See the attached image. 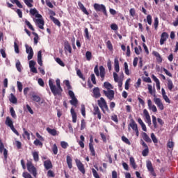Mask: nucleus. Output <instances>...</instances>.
Instances as JSON below:
<instances>
[{
  "mask_svg": "<svg viewBox=\"0 0 178 178\" xmlns=\"http://www.w3.org/2000/svg\"><path fill=\"white\" fill-rule=\"evenodd\" d=\"M56 83L57 86L54 84L52 79L49 80V86L50 87V90L55 97H56V95H62L63 89L62 88V86H60V80L57 79Z\"/></svg>",
  "mask_w": 178,
  "mask_h": 178,
  "instance_id": "f257e3e1",
  "label": "nucleus"
},
{
  "mask_svg": "<svg viewBox=\"0 0 178 178\" xmlns=\"http://www.w3.org/2000/svg\"><path fill=\"white\" fill-rule=\"evenodd\" d=\"M94 72L97 77H101L102 81H104V79H105V74H106V72H105V67H104L103 65L100 66L98 69V65H95L94 68Z\"/></svg>",
  "mask_w": 178,
  "mask_h": 178,
  "instance_id": "f03ea898",
  "label": "nucleus"
},
{
  "mask_svg": "<svg viewBox=\"0 0 178 178\" xmlns=\"http://www.w3.org/2000/svg\"><path fill=\"white\" fill-rule=\"evenodd\" d=\"M98 106L102 111L103 113H106V112H109V107L108 106V103L104 97H101L99 100L97 101Z\"/></svg>",
  "mask_w": 178,
  "mask_h": 178,
  "instance_id": "7ed1b4c3",
  "label": "nucleus"
},
{
  "mask_svg": "<svg viewBox=\"0 0 178 178\" xmlns=\"http://www.w3.org/2000/svg\"><path fill=\"white\" fill-rule=\"evenodd\" d=\"M26 168L28 172L33 175V177H37V168L34 166L33 162L28 160L26 163Z\"/></svg>",
  "mask_w": 178,
  "mask_h": 178,
  "instance_id": "20e7f679",
  "label": "nucleus"
},
{
  "mask_svg": "<svg viewBox=\"0 0 178 178\" xmlns=\"http://www.w3.org/2000/svg\"><path fill=\"white\" fill-rule=\"evenodd\" d=\"M93 8L96 12H103L104 15H106V8L104 4L95 3Z\"/></svg>",
  "mask_w": 178,
  "mask_h": 178,
  "instance_id": "39448f33",
  "label": "nucleus"
},
{
  "mask_svg": "<svg viewBox=\"0 0 178 178\" xmlns=\"http://www.w3.org/2000/svg\"><path fill=\"white\" fill-rule=\"evenodd\" d=\"M103 94H104L105 97L108 98L110 101H113V99H115V91L113 90H103Z\"/></svg>",
  "mask_w": 178,
  "mask_h": 178,
  "instance_id": "423d86ee",
  "label": "nucleus"
},
{
  "mask_svg": "<svg viewBox=\"0 0 178 178\" xmlns=\"http://www.w3.org/2000/svg\"><path fill=\"white\" fill-rule=\"evenodd\" d=\"M140 144L143 147V148H145V149H143L142 152L143 156H147L148 154H149L148 145H147V143H145L143 139L140 140Z\"/></svg>",
  "mask_w": 178,
  "mask_h": 178,
  "instance_id": "0eeeda50",
  "label": "nucleus"
},
{
  "mask_svg": "<svg viewBox=\"0 0 178 178\" xmlns=\"http://www.w3.org/2000/svg\"><path fill=\"white\" fill-rule=\"evenodd\" d=\"M26 52L28 54V60H31L33 56H34V51H33V47L29 46V44H25Z\"/></svg>",
  "mask_w": 178,
  "mask_h": 178,
  "instance_id": "6e6552de",
  "label": "nucleus"
},
{
  "mask_svg": "<svg viewBox=\"0 0 178 178\" xmlns=\"http://www.w3.org/2000/svg\"><path fill=\"white\" fill-rule=\"evenodd\" d=\"M75 162L80 172L83 175H86V168H84V165L83 163H81V161L77 159L75 160Z\"/></svg>",
  "mask_w": 178,
  "mask_h": 178,
  "instance_id": "1a4fd4ad",
  "label": "nucleus"
},
{
  "mask_svg": "<svg viewBox=\"0 0 178 178\" xmlns=\"http://www.w3.org/2000/svg\"><path fill=\"white\" fill-rule=\"evenodd\" d=\"M93 115L94 116H97L99 120L102 119V114L101 113V110H99V107H98V106H95L93 107Z\"/></svg>",
  "mask_w": 178,
  "mask_h": 178,
  "instance_id": "9d476101",
  "label": "nucleus"
},
{
  "mask_svg": "<svg viewBox=\"0 0 178 178\" xmlns=\"http://www.w3.org/2000/svg\"><path fill=\"white\" fill-rule=\"evenodd\" d=\"M146 166L147 168L148 171L151 173V175L154 177H156V173H155L154 167L152 166V163L150 161L147 162Z\"/></svg>",
  "mask_w": 178,
  "mask_h": 178,
  "instance_id": "9b49d317",
  "label": "nucleus"
},
{
  "mask_svg": "<svg viewBox=\"0 0 178 178\" xmlns=\"http://www.w3.org/2000/svg\"><path fill=\"white\" fill-rule=\"evenodd\" d=\"M35 23L40 30H44V26L45 24V22L42 18L35 19Z\"/></svg>",
  "mask_w": 178,
  "mask_h": 178,
  "instance_id": "f8f14e48",
  "label": "nucleus"
},
{
  "mask_svg": "<svg viewBox=\"0 0 178 178\" xmlns=\"http://www.w3.org/2000/svg\"><path fill=\"white\" fill-rule=\"evenodd\" d=\"M154 104H156V105L158 106L160 111H163L165 107L163 106V104H162V100H161L160 98H154Z\"/></svg>",
  "mask_w": 178,
  "mask_h": 178,
  "instance_id": "ddd939ff",
  "label": "nucleus"
},
{
  "mask_svg": "<svg viewBox=\"0 0 178 178\" xmlns=\"http://www.w3.org/2000/svg\"><path fill=\"white\" fill-rule=\"evenodd\" d=\"M169 38V35L166 32H163L161 35L160 45H163L166 40Z\"/></svg>",
  "mask_w": 178,
  "mask_h": 178,
  "instance_id": "4468645a",
  "label": "nucleus"
},
{
  "mask_svg": "<svg viewBox=\"0 0 178 178\" xmlns=\"http://www.w3.org/2000/svg\"><path fill=\"white\" fill-rule=\"evenodd\" d=\"M129 126H130V127H131V129H132V130H134V131L138 130V125H137V123H136V121H134V119H133V118H131L130 120Z\"/></svg>",
  "mask_w": 178,
  "mask_h": 178,
  "instance_id": "2eb2a0df",
  "label": "nucleus"
},
{
  "mask_svg": "<svg viewBox=\"0 0 178 178\" xmlns=\"http://www.w3.org/2000/svg\"><path fill=\"white\" fill-rule=\"evenodd\" d=\"M143 115L146 119V122L151 124V116L149 115V113H148L147 109L143 110Z\"/></svg>",
  "mask_w": 178,
  "mask_h": 178,
  "instance_id": "dca6fc26",
  "label": "nucleus"
},
{
  "mask_svg": "<svg viewBox=\"0 0 178 178\" xmlns=\"http://www.w3.org/2000/svg\"><path fill=\"white\" fill-rule=\"evenodd\" d=\"M147 105L150 111H152V112H157L158 109L156 108V106L152 104V101H151V99H149L147 101Z\"/></svg>",
  "mask_w": 178,
  "mask_h": 178,
  "instance_id": "f3484780",
  "label": "nucleus"
},
{
  "mask_svg": "<svg viewBox=\"0 0 178 178\" xmlns=\"http://www.w3.org/2000/svg\"><path fill=\"white\" fill-rule=\"evenodd\" d=\"M64 49L65 52H69V54H72V46L69 43V41H65L64 42Z\"/></svg>",
  "mask_w": 178,
  "mask_h": 178,
  "instance_id": "a211bd4d",
  "label": "nucleus"
},
{
  "mask_svg": "<svg viewBox=\"0 0 178 178\" xmlns=\"http://www.w3.org/2000/svg\"><path fill=\"white\" fill-rule=\"evenodd\" d=\"M114 69L116 73H119L120 70V67L119 66V59L118 57H115L114 59Z\"/></svg>",
  "mask_w": 178,
  "mask_h": 178,
  "instance_id": "6ab92c4d",
  "label": "nucleus"
},
{
  "mask_svg": "<svg viewBox=\"0 0 178 178\" xmlns=\"http://www.w3.org/2000/svg\"><path fill=\"white\" fill-rule=\"evenodd\" d=\"M71 115L72 118V122L76 123L77 122V113L74 111V108H72L70 110Z\"/></svg>",
  "mask_w": 178,
  "mask_h": 178,
  "instance_id": "aec40b11",
  "label": "nucleus"
},
{
  "mask_svg": "<svg viewBox=\"0 0 178 178\" xmlns=\"http://www.w3.org/2000/svg\"><path fill=\"white\" fill-rule=\"evenodd\" d=\"M49 17L51 22H53V23H54L56 26H58V27H60V26H62V24H60V21H59V19H58L56 17L52 15H51Z\"/></svg>",
  "mask_w": 178,
  "mask_h": 178,
  "instance_id": "412c9836",
  "label": "nucleus"
},
{
  "mask_svg": "<svg viewBox=\"0 0 178 178\" xmlns=\"http://www.w3.org/2000/svg\"><path fill=\"white\" fill-rule=\"evenodd\" d=\"M152 55L156 58V60L159 63H162V56H161V54H159L158 51H154Z\"/></svg>",
  "mask_w": 178,
  "mask_h": 178,
  "instance_id": "4be33fe9",
  "label": "nucleus"
},
{
  "mask_svg": "<svg viewBox=\"0 0 178 178\" xmlns=\"http://www.w3.org/2000/svg\"><path fill=\"white\" fill-rule=\"evenodd\" d=\"M46 130L47 133H49V134H51V136H58V131H56V129H51L49 127H47Z\"/></svg>",
  "mask_w": 178,
  "mask_h": 178,
  "instance_id": "5701e85b",
  "label": "nucleus"
},
{
  "mask_svg": "<svg viewBox=\"0 0 178 178\" xmlns=\"http://www.w3.org/2000/svg\"><path fill=\"white\" fill-rule=\"evenodd\" d=\"M31 99L34 102H41V97L35 93L31 95Z\"/></svg>",
  "mask_w": 178,
  "mask_h": 178,
  "instance_id": "b1692460",
  "label": "nucleus"
},
{
  "mask_svg": "<svg viewBox=\"0 0 178 178\" xmlns=\"http://www.w3.org/2000/svg\"><path fill=\"white\" fill-rule=\"evenodd\" d=\"M78 6H79V8L83 12V13H85V15H89L88 11H87V8H86L81 1L78 2Z\"/></svg>",
  "mask_w": 178,
  "mask_h": 178,
  "instance_id": "393cba45",
  "label": "nucleus"
},
{
  "mask_svg": "<svg viewBox=\"0 0 178 178\" xmlns=\"http://www.w3.org/2000/svg\"><path fill=\"white\" fill-rule=\"evenodd\" d=\"M44 166L47 170H49L52 168V163L49 160L45 161H44Z\"/></svg>",
  "mask_w": 178,
  "mask_h": 178,
  "instance_id": "a878e982",
  "label": "nucleus"
},
{
  "mask_svg": "<svg viewBox=\"0 0 178 178\" xmlns=\"http://www.w3.org/2000/svg\"><path fill=\"white\" fill-rule=\"evenodd\" d=\"M152 77L154 81H155V83H156L157 90H161V82L159 81V79H158V78H156V76H155V75H152Z\"/></svg>",
  "mask_w": 178,
  "mask_h": 178,
  "instance_id": "bb28decb",
  "label": "nucleus"
},
{
  "mask_svg": "<svg viewBox=\"0 0 178 178\" xmlns=\"http://www.w3.org/2000/svg\"><path fill=\"white\" fill-rule=\"evenodd\" d=\"M42 51H39L38 53V63L40 66H42Z\"/></svg>",
  "mask_w": 178,
  "mask_h": 178,
  "instance_id": "cd10ccee",
  "label": "nucleus"
},
{
  "mask_svg": "<svg viewBox=\"0 0 178 178\" xmlns=\"http://www.w3.org/2000/svg\"><path fill=\"white\" fill-rule=\"evenodd\" d=\"M93 94L95 98H99L101 97V92H99V88H95L93 89Z\"/></svg>",
  "mask_w": 178,
  "mask_h": 178,
  "instance_id": "c85d7f7f",
  "label": "nucleus"
},
{
  "mask_svg": "<svg viewBox=\"0 0 178 178\" xmlns=\"http://www.w3.org/2000/svg\"><path fill=\"white\" fill-rule=\"evenodd\" d=\"M6 126H8V127L11 128L13 127V121H12V120L10 119V117H6Z\"/></svg>",
  "mask_w": 178,
  "mask_h": 178,
  "instance_id": "c756f323",
  "label": "nucleus"
},
{
  "mask_svg": "<svg viewBox=\"0 0 178 178\" xmlns=\"http://www.w3.org/2000/svg\"><path fill=\"white\" fill-rule=\"evenodd\" d=\"M143 138L146 143H152L151 138H149L148 134H147V133H145V132L143 133Z\"/></svg>",
  "mask_w": 178,
  "mask_h": 178,
  "instance_id": "7c9ffc66",
  "label": "nucleus"
},
{
  "mask_svg": "<svg viewBox=\"0 0 178 178\" xmlns=\"http://www.w3.org/2000/svg\"><path fill=\"white\" fill-rule=\"evenodd\" d=\"M104 87L107 90H113V86H112V84H111V83H109V82H104Z\"/></svg>",
  "mask_w": 178,
  "mask_h": 178,
  "instance_id": "2f4dec72",
  "label": "nucleus"
},
{
  "mask_svg": "<svg viewBox=\"0 0 178 178\" xmlns=\"http://www.w3.org/2000/svg\"><path fill=\"white\" fill-rule=\"evenodd\" d=\"M72 162H73L72 157H70V156H67V164L69 169H72V168H73Z\"/></svg>",
  "mask_w": 178,
  "mask_h": 178,
  "instance_id": "473e14b6",
  "label": "nucleus"
},
{
  "mask_svg": "<svg viewBox=\"0 0 178 178\" xmlns=\"http://www.w3.org/2000/svg\"><path fill=\"white\" fill-rule=\"evenodd\" d=\"M33 157V160L35 161V162H38V161H40V156L38 154V152H33L32 153Z\"/></svg>",
  "mask_w": 178,
  "mask_h": 178,
  "instance_id": "72a5a7b5",
  "label": "nucleus"
},
{
  "mask_svg": "<svg viewBox=\"0 0 178 178\" xmlns=\"http://www.w3.org/2000/svg\"><path fill=\"white\" fill-rule=\"evenodd\" d=\"M10 102L12 104H17V98L13 95V93L10 94Z\"/></svg>",
  "mask_w": 178,
  "mask_h": 178,
  "instance_id": "f704fd0d",
  "label": "nucleus"
},
{
  "mask_svg": "<svg viewBox=\"0 0 178 178\" xmlns=\"http://www.w3.org/2000/svg\"><path fill=\"white\" fill-rule=\"evenodd\" d=\"M129 161L131 166H132L134 169H137V164H136L134 159L133 157H130Z\"/></svg>",
  "mask_w": 178,
  "mask_h": 178,
  "instance_id": "c9c22d12",
  "label": "nucleus"
},
{
  "mask_svg": "<svg viewBox=\"0 0 178 178\" xmlns=\"http://www.w3.org/2000/svg\"><path fill=\"white\" fill-rule=\"evenodd\" d=\"M71 99L72 100L70 101V104H71V105H73V106H77V104H79V101L77 100V98H76L75 97Z\"/></svg>",
  "mask_w": 178,
  "mask_h": 178,
  "instance_id": "e433bc0d",
  "label": "nucleus"
},
{
  "mask_svg": "<svg viewBox=\"0 0 178 178\" xmlns=\"http://www.w3.org/2000/svg\"><path fill=\"white\" fill-rule=\"evenodd\" d=\"M24 2L28 8H33V3L34 2V0H24Z\"/></svg>",
  "mask_w": 178,
  "mask_h": 178,
  "instance_id": "4c0bfd02",
  "label": "nucleus"
},
{
  "mask_svg": "<svg viewBox=\"0 0 178 178\" xmlns=\"http://www.w3.org/2000/svg\"><path fill=\"white\" fill-rule=\"evenodd\" d=\"M32 34L35 35L33 38L34 44L37 45L38 44V40H40V37L38 36V34L35 32H33Z\"/></svg>",
  "mask_w": 178,
  "mask_h": 178,
  "instance_id": "58836bf2",
  "label": "nucleus"
},
{
  "mask_svg": "<svg viewBox=\"0 0 178 178\" xmlns=\"http://www.w3.org/2000/svg\"><path fill=\"white\" fill-rule=\"evenodd\" d=\"M124 66L125 74H127V76H130V71L129 70V65L127 64V63L125 62L124 63Z\"/></svg>",
  "mask_w": 178,
  "mask_h": 178,
  "instance_id": "ea45409f",
  "label": "nucleus"
},
{
  "mask_svg": "<svg viewBox=\"0 0 178 178\" xmlns=\"http://www.w3.org/2000/svg\"><path fill=\"white\" fill-rule=\"evenodd\" d=\"M86 60L90 61L92 58V54L91 53V51H86Z\"/></svg>",
  "mask_w": 178,
  "mask_h": 178,
  "instance_id": "a19ab883",
  "label": "nucleus"
},
{
  "mask_svg": "<svg viewBox=\"0 0 178 178\" xmlns=\"http://www.w3.org/2000/svg\"><path fill=\"white\" fill-rule=\"evenodd\" d=\"M89 149L90 151V155H92V156H95L96 153L95 149H94V145H90V146H89Z\"/></svg>",
  "mask_w": 178,
  "mask_h": 178,
  "instance_id": "79ce46f5",
  "label": "nucleus"
},
{
  "mask_svg": "<svg viewBox=\"0 0 178 178\" xmlns=\"http://www.w3.org/2000/svg\"><path fill=\"white\" fill-rule=\"evenodd\" d=\"M121 140L122 141H123V143H125V144H127L128 145H131V143H130V140H129V138H127L126 136H122Z\"/></svg>",
  "mask_w": 178,
  "mask_h": 178,
  "instance_id": "37998d69",
  "label": "nucleus"
},
{
  "mask_svg": "<svg viewBox=\"0 0 178 178\" xmlns=\"http://www.w3.org/2000/svg\"><path fill=\"white\" fill-rule=\"evenodd\" d=\"M168 88L170 91L173 90V82L172 81V79H168Z\"/></svg>",
  "mask_w": 178,
  "mask_h": 178,
  "instance_id": "c03bdc74",
  "label": "nucleus"
},
{
  "mask_svg": "<svg viewBox=\"0 0 178 178\" xmlns=\"http://www.w3.org/2000/svg\"><path fill=\"white\" fill-rule=\"evenodd\" d=\"M25 24L29 27L30 30H31L32 31H35L34 27L33 26V25H31V23H30V22H29L27 19L25 20Z\"/></svg>",
  "mask_w": 178,
  "mask_h": 178,
  "instance_id": "a18cd8bd",
  "label": "nucleus"
},
{
  "mask_svg": "<svg viewBox=\"0 0 178 178\" xmlns=\"http://www.w3.org/2000/svg\"><path fill=\"white\" fill-rule=\"evenodd\" d=\"M150 137L154 143V144H158V138H156V136L154 133H152L150 135Z\"/></svg>",
  "mask_w": 178,
  "mask_h": 178,
  "instance_id": "49530a36",
  "label": "nucleus"
},
{
  "mask_svg": "<svg viewBox=\"0 0 178 178\" xmlns=\"http://www.w3.org/2000/svg\"><path fill=\"white\" fill-rule=\"evenodd\" d=\"M152 123H153V126L154 127V129H158V124L156 122V117H155V115H152Z\"/></svg>",
  "mask_w": 178,
  "mask_h": 178,
  "instance_id": "de8ad7c7",
  "label": "nucleus"
},
{
  "mask_svg": "<svg viewBox=\"0 0 178 178\" xmlns=\"http://www.w3.org/2000/svg\"><path fill=\"white\" fill-rule=\"evenodd\" d=\"M87 126V123L86 122V120L83 119L81 121V130H84Z\"/></svg>",
  "mask_w": 178,
  "mask_h": 178,
  "instance_id": "09e8293b",
  "label": "nucleus"
},
{
  "mask_svg": "<svg viewBox=\"0 0 178 178\" xmlns=\"http://www.w3.org/2000/svg\"><path fill=\"white\" fill-rule=\"evenodd\" d=\"M135 54H136V55H140V54H141V52H143V49L141 48V46H138V47H135Z\"/></svg>",
  "mask_w": 178,
  "mask_h": 178,
  "instance_id": "8fccbe9b",
  "label": "nucleus"
},
{
  "mask_svg": "<svg viewBox=\"0 0 178 178\" xmlns=\"http://www.w3.org/2000/svg\"><path fill=\"white\" fill-rule=\"evenodd\" d=\"M10 115H11L12 118H13L14 119H16V118H17L16 112L15 111V109L13 108V107H11L10 108Z\"/></svg>",
  "mask_w": 178,
  "mask_h": 178,
  "instance_id": "3c124183",
  "label": "nucleus"
},
{
  "mask_svg": "<svg viewBox=\"0 0 178 178\" xmlns=\"http://www.w3.org/2000/svg\"><path fill=\"white\" fill-rule=\"evenodd\" d=\"M17 84L18 91H19V92H22L23 91V83H22V82L20 81H17Z\"/></svg>",
  "mask_w": 178,
  "mask_h": 178,
  "instance_id": "603ef678",
  "label": "nucleus"
},
{
  "mask_svg": "<svg viewBox=\"0 0 178 178\" xmlns=\"http://www.w3.org/2000/svg\"><path fill=\"white\" fill-rule=\"evenodd\" d=\"M106 47L110 51H112V49H113V46L112 45V42H111V40H108L106 42Z\"/></svg>",
  "mask_w": 178,
  "mask_h": 178,
  "instance_id": "864d4df0",
  "label": "nucleus"
},
{
  "mask_svg": "<svg viewBox=\"0 0 178 178\" xmlns=\"http://www.w3.org/2000/svg\"><path fill=\"white\" fill-rule=\"evenodd\" d=\"M15 66H16V68L18 70V72H19V73L22 72V64L20 63V61L18 60L16 63Z\"/></svg>",
  "mask_w": 178,
  "mask_h": 178,
  "instance_id": "5fc2aeb1",
  "label": "nucleus"
},
{
  "mask_svg": "<svg viewBox=\"0 0 178 178\" xmlns=\"http://www.w3.org/2000/svg\"><path fill=\"white\" fill-rule=\"evenodd\" d=\"M81 112L82 116H83V118H86V106H84V104L81 105Z\"/></svg>",
  "mask_w": 178,
  "mask_h": 178,
  "instance_id": "6e6d98bb",
  "label": "nucleus"
},
{
  "mask_svg": "<svg viewBox=\"0 0 178 178\" xmlns=\"http://www.w3.org/2000/svg\"><path fill=\"white\" fill-rule=\"evenodd\" d=\"M56 62H57L58 65H60V66H62L63 67H64L65 63H63V61H62V60L60 58H56Z\"/></svg>",
  "mask_w": 178,
  "mask_h": 178,
  "instance_id": "4d7b16f0",
  "label": "nucleus"
},
{
  "mask_svg": "<svg viewBox=\"0 0 178 178\" xmlns=\"http://www.w3.org/2000/svg\"><path fill=\"white\" fill-rule=\"evenodd\" d=\"M92 172L95 178H101V177H99V175H98L97 170H95L94 168L92 169Z\"/></svg>",
  "mask_w": 178,
  "mask_h": 178,
  "instance_id": "13d9d810",
  "label": "nucleus"
},
{
  "mask_svg": "<svg viewBox=\"0 0 178 178\" xmlns=\"http://www.w3.org/2000/svg\"><path fill=\"white\" fill-rule=\"evenodd\" d=\"M33 144L35 145L37 147H42V143L38 139H35L33 142Z\"/></svg>",
  "mask_w": 178,
  "mask_h": 178,
  "instance_id": "bf43d9fd",
  "label": "nucleus"
},
{
  "mask_svg": "<svg viewBox=\"0 0 178 178\" xmlns=\"http://www.w3.org/2000/svg\"><path fill=\"white\" fill-rule=\"evenodd\" d=\"M159 24V19H158V17H155L154 24L155 30H157Z\"/></svg>",
  "mask_w": 178,
  "mask_h": 178,
  "instance_id": "052dcab7",
  "label": "nucleus"
},
{
  "mask_svg": "<svg viewBox=\"0 0 178 178\" xmlns=\"http://www.w3.org/2000/svg\"><path fill=\"white\" fill-rule=\"evenodd\" d=\"M147 22L149 26L152 24V17L151 16V15H148L147 16Z\"/></svg>",
  "mask_w": 178,
  "mask_h": 178,
  "instance_id": "680f3d73",
  "label": "nucleus"
},
{
  "mask_svg": "<svg viewBox=\"0 0 178 178\" xmlns=\"http://www.w3.org/2000/svg\"><path fill=\"white\" fill-rule=\"evenodd\" d=\"M52 151H53V153L54 154V155L58 154V146L56 145V144H54L53 145Z\"/></svg>",
  "mask_w": 178,
  "mask_h": 178,
  "instance_id": "e2e57ef3",
  "label": "nucleus"
},
{
  "mask_svg": "<svg viewBox=\"0 0 178 178\" xmlns=\"http://www.w3.org/2000/svg\"><path fill=\"white\" fill-rule=\"evenodd\" d=\"M64 83L67 90H72V86L70 85V81H69V80H65Z\"/></svg>",
  "mask_w": 178,
  "mask_h": 178,
  "instance_id": "0e129e2a",
  "label": "nucleus"
},
{
  "mask_svg": "<svg viewBox=\"0 0 178 178\" xmlns=\"http://www.w3.org/2000/svg\"><path fill=\"white\" fill-rule=\"evenodd\" d=\"M84 33H85V38H87V40H90V33H88V29L86 28L84 29Z\"/></svg>",
  "mask_w": 178,
  "mask_h": 178,
  "instance_id": "69168bd1",
  "label": "nucleus"
},
{
  "mask_svg": "<svg viewBox=\"0 0 178 178\" xmlns=\"http://www.w3.org/2000/svg\"><path fill=\"white\" fill-rule=\"evenodd\" d=\"M129 15L130 16H131L132 17H134V16H136V9L134 8H131L129 10Z\"/></svg>",
  "mask_w": 178,
  "mask_h": 178,
  "instance_id": "338daca9",
  "label": "nucleus"
},
{
  "mask_svg": "<svg viewBox=\"0 0 178 178\" xmlns=\"http://www.w3.org/2000/svg\"><path fill=\"white\" fill-rule=\"evenodd\" d=\"M22 176L24 178H33V177H31V175H30L29 172H23Z\"/></svg>",
  "mask_w": 178,
  "mask_h": 178,
  "instance_id": "774afa93",
  "label": "nucleus"
}]
</instances>
